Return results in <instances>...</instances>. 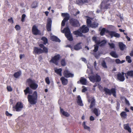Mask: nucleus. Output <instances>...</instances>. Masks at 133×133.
Wrapping results in <instances>:
<instances>
[{
  "label": "nucleus",
  "instance_id": "48",
  "mask_svg": "<svg viewBox=\"0 0 133 133\" xmlns=\"http://www.w3.org/2000/svg\"><path fill=\"white\" fill-rule=\"evenodd\" d=\"M120 103L118 102H117V107H116L117 110V111H118L120 107Z\"/></svg>",
  "mask_w": 133,
  "mask_h": 133
},
{
  "label": "nucleus",
  "instance_id": "1",
  "mask_svg": "<svg viewBox=\"0 0 133 133\" xmlns=\"http://www.w3.org/2000/svg\"><path fill=\"white\" fill-rule=\"evenodd\" d=\"M25 95H28L27 98L29 103L31 105L36 104L37 101L38 95L36 91H35L32 95L30 94L32 93V91L29 87H27L26 89L24 90Z\"/></svg>",
  "mask_w": 133,
  "mask_h": 133
},
{
  "label": "nucleus",
  "instance_id": "50",
  "mask_svg": "<svg viewBox=\"0 0 133 133\" xmlns=\"http://www.w3.org/2000/svg\"><path fill=\"white\" fill-rule=\"evenodd\" d=\"M8 21L11 24H13L14 23V21L12 17H11L10 19H8Z\"/></svg>",
  "mask_w": 133,
  "mask_h": 133
},
{
  "label": "nucleus",
  "instance_id": "11",
  "mask_svg": "<svg viewBox=\"0 0 133 133\" xmlns=\"http://www.w3.org/2000/svg\"><path fill=\"white\" fill-rule=\"evenodd\" d=\"M107 33L110 36L111 38H112L114 37L117 38H119L120 37V34L116 33L115 32L112 31L107 30Z\"/></svg>",
  "mask_w": 133,
  "mask_h": 133
},
{
  "label": "nucleus",
  "instance_id": "18",
  "mask_svg": "<svg viewBox=\"0 0 133 133\" xmlns=\"http://www.w3.org/2000/svg\"><path fill=\"white\" fill-rule=\"evenodd\" d=\"M60 80L63 85H65L68 84V80L67 79L65 78L64 77H62L61 78Z\"/></svg>",
  "mask_w": 133,
  "mask_h": 133
},
{
  "label": "nucleus",
  "instance_id": "3",
  "mask_svg": "<svg viewBox=\"0 0 133 133\" xmlns=\"http://www.w3.org/2000/svg\"><path fill=\"white\" fill-rule=\"evenodd\" d=\"M39 46L41 48H42L43 50L40 48L37 47H34L33 53L35 55L40 54L43 53L46 54L48 53V49L47 48L44 46V44H39Z\"/></svg>",
  "mask_w": 133,
  "mask_h": 133
},
{
  "label": "nucleus",
  "instance_id": "44",
  "mask_svg": "<svg viewBox=\"0 0 133 133\" xmlns=\"http://www.w3.org/2000/svg\"><path fill=\"white\" fill-rule=\"evenodd\" d=\"M26 17V15L25 14H23L22 16L21 21L22 22H24L25 21V18Z\"/></svg>",
  "mask_w": 133,
  "mask_h": 133
},
{
  "label": "nucleus",
  "instance_id": "22",
  "mask_svg": "<svg viewBox=\"0 0 133 133\" xmlns=\"http://www.w3.org/2000/svg\"><path fill=\"white\" fill-rule=\"evenodd\" d=\"M89 0H78L76 1L77 3L79 5H82L85 3H88Z\"/></svg>",
  "mask_w": 133,
  "mask_h": 133
},
{
  "label": "nucleus",
  "instance_id": "57",
  "mask_svg": "<svg viewBox=\"0 0 133 133\" xmlns=\"http://www.w3.org/2000/svg\"><path fill=\"white\" fill-rule=\"evenodd\" d=\"M65 22L62 21L61 23V25L62 26H64L65 25Z\"/></svg>",
  "mask_w": 133,
  "mask_h": 133
},
{
  "label": "nucleus",
  "instance_id": "59",
  "mask_svg": "<svg viewBox=\"0 0 133 133\" xmlns=\"http://www.w3.org/2000/svg\"><path fill=\"white\" fill-rule=\"evenodd\" d=\"M66 47H68L70 48L71 49V50L72 49V47L70 45H66Z\"/></svg>",
  "mask_w": 133,
  "mask_h": 133
},
{
  "label": "nucleus",
  "instance_id": "41",
  "mask_svg": "<svg viewBox=\"0 0 133 133\" xmlns=\"http://www.w3.org/2000/svg\"><path fill=\"white\" fill-rule=\"evenodd\" d=\"M102 66L105 68H107L106 63L104 61H103L102 62Z\"/></svg>",
  "mask_w": 133,
  "mask_h": 133
},
{
  "label": "nucleus",
  "instance_id": "49",
  "mask_svg": "<svg viewBox=\"0 0 133 133\" xmlns=\"http://www.w3.org/2000/svg\"><path fill=\"white\" fill-rule=\"evenodd\" d=\"M109 45L110 46V48L111 49H113L114 48H115V44L113 43H109Z\"/></svg>",
  "mask_w": 133,
  "mask_h": 133
},
{
  "label": "nucleus",
  "instance_id": "55",
  "mask_svg": "<svg viewBox=\"0 0 133 133\" xmlns=\"http://www.w3.org/2000/svg\"><path fill=\"white\" fill-rule=\"evenodd\" d=\"M90 121H93L94 120L95 118L93 116H91L90 117Z\"/></svg>",
  "mask_w": 133,
  "mask_h": 133
},
{
  "label": "nucleus",
  "instance_id": "26",
  "mask_svg": "<svg viewBox=\"0 0 133 133\" xmlns=\"http://www.w3.org/2000/svg\"><path fill=\"white\" fill-rule=\"evenodd\" d=\"M60 112L63 115L66 117H68L69 116V114L68 112H65L61 107H60Z\"/></svg>",
  "mask_w": 133,
  "mask_h": 133
},
{
  "label": "nucleus",
  "instance_id": "58",
  "mask_svg": "<svg viewBox=\"0 0 133 133\" xmlns=\"http://www.w3.org/2000/svg\"><path fill=\"white\" fill-rule=\"evenodd\" d=\"M125 37L127 39L128 41H130V38L128 37V36H126Z\"/></svg>",
  "mask_w": 133,
  "mask_h": 133
},
{
  "label": "nucleus",
  "instance_id": "38",
  "mask_svg": "<svg viewBox=\"0 0 133 133\" xmlns=\"http://www.w3.org/2000/svg\"><path fill=\"white\" fill-rule=\"evenodd\" d=\"M121 99L122 100L124 99L125 104L128 105H130L129 101L124 97H121Z\"/></svg>",
  "mask_w": 133,
  "mask_h": 133
},
{
  "label": "nucleus",
  "instance_id": "31",
  "mask_svg": "<svg viewBox=\"0 0 133 133\" xmlns=\"http://www.w3.org/2000/svg\"><path fill=\"white\" fill-rule=\"evenodd\" d=\"M107 30H108V29H106L105 28H103L101 30L100 34L101 36H103L105 34V32L107 33Z\"/></svg>",
  "mask_w": 133,
  "mask_h": 133
},
{
  "label": "nucleus",
  "instance_id": "21",
  "mask_svg": "<svg viewBox=\"0 0 133 133\" xmlns=\"http://www.w3.org/2000/svg\"><path fill=\"white\" fill-rule=\"evenodd\" d=\"M95 100L94 97L91 98V102H90V104L89 107L90 109H91L94 107L95 105Z\"/></svg>",
  "mask_w": 133,
  "mask_h": 133
},
{
  "label": "nucleus",
  "instance_id": "28",
  "mask_svg": "<svg viewBox=\"0 0 133 133\" xmlns=\"http://www.w3.org/2000/svg\"><path fill=\"white\" fill-rule=\"evenodd\" d=\"M120 115L121 117L124 119H125L127 118V115L125 111H122L120 114Z\"/></svg>",
  "mask_w": 133,
  "mask_h": 133
},
{
  "label": "nucleus",
  "instance_id": "19",
  "mask_svg": "<svg viewBox=\"0 0 133 133\" xmlns=\"http://www.w3.org/2000/svg\"><path fill=\"white\" fill-rule=\"evenodd\" d=\"M125 76L127 79L128 78V76H133V70L128 71L126 73H125Z\"/></svg>",
  "mask_w": 133,
  "mask_h": 133
},
{
  "label": "nucleus",
  "instance_id": "42",
  "mask_svg": "<svg viewBox=\"0 0 133 133\" xmlns=\"http://www.w3.org/2000/svg\"><path fill=\"white\" fill-rule=\"evenodd\" d=\"M85 122H83V125H84V127L85 129L88 130V131H90V128L87 126H86L85 124Z\"/></svg>",
  "mask_w": 133,
  "mask_h": 133
},
{
  "label": "nucleus",
  "instance_id": "17",
  "mask_svg": "<svg viewBox=\"0 0 133 133\" xmlns=\"http://www.w3.org/2000/svg\"><path fill=\"white\" fill-rule=\"evenodd\" d=\"M87 83V79L83 77H81L79 80L77 82V84L81 83L83 85H86Z\"/></svg>",
  "mask_w": 133,
  "mask_h": 133
},
{
  "label": "nucleus",
  "instance_id": "5",
  "mask_svg": "<svg viewBox=\"0 0 133 133\" xmlns=\"http://www.w3.org/2000/svg\"><path fill=\"white\" fill-rule=\"evenodd\" d=\"M103 90L105 92V94L106 95H111V94H112L114 97H116V88H112L110 90L107 88L104 87Z\"/></svg>",
  "mask_w": 133,
  "mask_h": 133
},
{
  "label": "nucleus",
  "instance_id": "56",
  "mask_svg": "<svg viewBox=\"0 0 133 133\" xmlns=\"http://www.w3.org/2000/svg\"><path fill=\"white\" fill-rule=\"evenodd\" d=\"M87 88H83L82 90V92H85L86 91H87Z\"/></svg>",
  "mask_w": 133,
  "mask_h": 133
},
{
  "label": "nucleus",
  "instance_id": "4",
  "mask_svg": "<svg viewBox=\"0 0 133 133\" xmlns=\"http://www.w3.org/2000/svg\"><path fill=\"white\" fill-rule=\"evenodd\" d=\"M35 81L29 78L26 80V82L28 83L30 88L33 90H36L38 87V85L35 82Z\"/></svg>",
  "mask_w": 133,
  "mask_h": 133
},
{
  "label": "nucleus",
  "instance_id": "54",
  "mask_svg": "<svg viewBox=\"0 0 133 133\" xmlns=\"http://www.w3.org/2000/svg\"><path fill=\"white\" fill-rule=\"evenodd\" d=\"M115 61L116 63L117 64L121 63V61L119 59H116Z\"/></svg>",
  "mask_w": 133,
  "mask_h": 133
},
{
  "label": "nucleus",
  "instance_id": "24",
  "mask_svg": "<svg viewBox=\"0 0 133 133\" xmlns=\"http://www.w3.org/2000/svg\"><path fill=\"white\" fill-rule=\"evenodd\" d=\"M77 103L79 105L81 106H83V105L82 101L80 95H78L77 96Z\"/></svg>",
  "mask_w": 133,
  "mask_h": 133
},
{
  "label": "nucleus",
  "instance_id": "30",
  "mask_svg": "<svg viewBox=\"0 0 133 133\" xmlns=\"http://www.w3.org/2000/svg\"><path fill=\"white\" fill-rule=\"evenodd\" d=\"M21 71H19L18 72L15 73L14 74V76L15 77L17 78L21 75Z\"/></svg>",
  "mask_w": 133,
  "mask_h": 133
},
{
  "label": "nucleus",
  "instance_id": "35",
  "mask_svg": "<svg viewBox=\"0 0 133 133\" xmlns=\"http://www.w3.org/2000/svg\"><path fill=\"white\" fill-rule=\"evenodd\" d=\"M41 40L44 42L43 44L46 45V44L48 43V40L46 38L44 37H43L41 38Z\"/></svg>",
  "mask_w": 133,
  "mask_h": 133
},
{
  "label": "nucleus",
  "instance_id": "2",
  "mask_svg": "<svg viewBox=\"0 0 133 133\" xmlns=\"http://www.w3.org/2000/svg\"><path fill=\"white\" fill-rule=\"evenodd\" d=\"M92 40L95 42L96 44L94 45V49L93 50V51L94 53L93 54L96 57V54L95 53L98 50V46H104L106 43V41L105 40H103L101 41H100L99 39H97V37L95 36H94L92 38Z\"/></svg>",
  "mask_w": 133,
  "mask_h": 133
},
{
  "label": "nucleus",
  "instance_id": "39",
  "mask_svg": "<svg viewBox=\"0 0 133 133\" xmlns=\"http://www.w3.org/2000/svg\"><path fill=\"white\" fill-rule=\"evenodd\" d=\"M38 3L36 1H34L33 2L31 5V7L32 8H35L37 7Z\"/></svg>",
  "mask_w": 133,
  "mask_h": 133
},
{
  "label": "nucleus",
  "instance_id": "61",
  "mask_svg": "<svg viewBox=\"0 0 133 133\" xmlns=\"http://www.w3.org/2000/svg\"><path fill=\"white\" fill-rule=\"evenodd\" d=\"M92 97H90L88 99V101L89 103H90V101L91 102V98Z\"/></svg>",
  "mask_w": 133,
  "mask_h": 133
},
{
  "label": "nucleus",
  "instance_id": "34",
  "mask_svg": "<svg viewBox=\"0 0 133 133\" xmlns=\"http://www.w3.org/2000/svg\"><path fill=\"white\" fill-rule=\"evenodd\" d=\"M125 46V45H124L123 43L120 42L119 43V47L120 49L121 50H123L124 49V47Z\"/></svg>",
  "mask_w": 133,
  "mask_h": 133
},
{
  "label": "nucleus",
  "instance_id": "51",
  "mask_svg": "<svg viewBox=\"0 0 133 133\" xmlns=\"http://www.w3.org/2000/svg\"><path fill=\"white\" fill-rule=\"evenodd\" d=\"M70 18V16H66V17H65L64 19H63V21L66 22L67 21H68L69 18Z\"/></svg>",
  "mask_w": 133,
  "mask_h": 133
},
{
  "label": "nucleus",
  "instance_id": "15",
  "mask_svg": "<svg viewBox=\"0 0 133 133\" xmlns=\"http://www.w3.org/2000/svg\"><path fill=\"white\" fill-rule=\"evenodd\" d=\"M52 21L50 18H49L47 20L46 25V28L47 30L48 31L51 30V25Z\"/></svg>",
  "mask_w": 133,
  "mask_h": 133
},
{
  "label": "nucleus",
  "instance_id": "45",
  "mask_svg": "<svg viewBox=\"0 0 133 133\" xmlns=\"http://www.w3.org/2000/svg\"><path fill=\"white\" fill-rule=\"evenodd\" d=\"M62 16L63 17H66V16L67 17V16H70L69 14H68L67 13H62Z\"/></svg>",
  "mask_w": 133,
  "mask_h": 133
},
{
  "label": "nucleus",
  "instance_id": "47",
  "mask_svg": "<svg viewBox=\"0 0 133 133\" xmlns=\"http://www.w3.org/2000/svg\"><path fill=\"white\" fill-rule=\"evenodd\" d=\"M15 28L17 30H18L21 29L20 26L18 25H16L15 26Z\"/></svg>",
  "mask_w": 133,
  "mask_h": 133
},
{
  "label": "nucleus",
  "instance_id": "9",
  "mask_svg": "<svg viewBox=\"0 0 133 133\" xmlns=\"http://www.w3.org/2000/svg\"><path fill=\"white\" fill-rule=\"evenodd\" d=\"M60 58V55L58 54L55 56L54 57H52L50 62L55 64L56 65L58 64V62Z\"/></svg>",
  "mask_w": 133,
  "mask_h": 133
},
{
  "label": "nucleus",
  "instance_id": "29",
  "mask_svg": "<svg viewBox=\"0 0 133 133\" xmlns=\"http://www.w3.org/2000/svg\"><path fill=\"white\" fill-rule=\"evenodd\" d=\"M62 71L61 68H59V69H56L55 70V72L60 76H62Z\"/></svg>",
  "mask_w": 133,
  "mask_h": 133
},
{
  "label": "nucleus",
  "instance_id": "27",
  "mask_svg": "<svg viewBox=\"0 0 133 133\" xmlns=\"http://www.w3.org/2000/svg\"><path fill=\"white\" fill-rule=\"evenodd\" d=\"M81 43H78L75 45L74 46V49L76 50H78L82 48V46L80 45Z\"/></svg>",
  "mask_w": 133,
  "mask_h": 133
},
{
  "label": "nucleus",
  "instance_id": "23",
  "mask_svg": "<svg viewBox=\"0 0 133 133\" xmlns=\"http://www.w3.org/2000/svg\"><path fill=\"white\" fill-rule=\"evenodd\" d=\"M50 39L51 40L53 41H55L59 42H61V40L59 39L57 37L55 36H51V37Z\"/></svg>",
  "mask_w": 133,
  "mask_h": 133
},
{
  "label": "nucleus",
  "instance_id": "25",
  "mask_svg": "<svg viewBox=\"0 0 133 133\" xmlns=\"http://www.w3.org/2000/svg\"><path fill=\"white\" fill-rule=\"evenodd\" d=\"M73 34L75 35H78L79 36H82V32L79 30V29L77 30L74 31L73 32Z\"/></svg>",
  "mask_w": 133,
  "mask_h": 133
},
{
  "label": "nucleus",
  "instance_id": "43",
  "mask_svg": "<svg viewBox=\"0 0 133 133\" xmlns=\"http://www.w3.org/2000/svg\"><path fill=\"white\" fill-rule=\"evenodd\" d=\"M46 83L48 84H49L50 82L49 78L48 77H46L45 79Z\"/></svg>",
  "mask_w": 133,
  "mask_h": 133
},
{
  "label": "nucleus",
  "instance_id": "63",
  "mask_svg": "<svg viewBox=\"0 0 133 133\" xmlns=\"http://www.w3.org/2000/svg\"><path fill=\"white\" fill-rule=\"evenodd\" d=\"M98 87L99 89H103V87L101 86L100 85H98Z\"/></svg>",
  "mask_w": 133,
  "mask_h": 133
},
{
  "label": "nucleus",
  "instance_id": "36",
  "mask_svg": "<svg viewBox=\"0 0 133 133\" xmlns=\"http://www.w3.org/2000/svg\"><path fill=\"white\" fill-rule=\"evenodd\" d=\"M92 112L95 115L97 116H98L99 114H98V110L96 108H94V109H92Z\"/></svg>",
  "mask_w": 133,
  "mask_h": 133
},
{
  "label": "nucleus",
  "instance_id": "60",
  "mask_svg": "<svg viewBox=\"0 0 133 133\" xmlns=\"http://www.w3.org/2000/svg\"><path fill=\"white\" fill-rule=\"evenodd\" d=\"M126 58L127 60V61L128 59L131 58L129 56H127L126 57Z\"/></svg>",
  "mask_w": 133,
  "mask_h": 133
},
{
  "label": "nucleus",
  "instance_id": "7",
  "mask_svg": "<svg viewBox=\"0 0 133 133\" xmlns=\"http://www.w3.org/2000/svg\"><path fill=\"white\" fill-rule=\"evenodd\" d=\"M69 23L72 26L74 27H78L80 26L79 21L74 18L70 19L69 20Z\"/></svg>",
  "mask_w": 133,
  "mask_h": 133
},
{
  "label": "nucleus",
  "instance_id": "32",
  "mask_svg": "<svg viewBox=\"0 0 133 133\" xmlns=\"http://www.w3.org/2000/svg\"><path fill=\"white\" fill-rule=\"evenodd\" d=\"M110 54L112 57L115 58H117L118 57V55L116 54V52L112 51L110 53Z\"/></svg>",
  "mask_w": 133,
  "mask_h": 133
},
{
  "label": "nucleus",
  "instance_id": "13",
  "mask_svg": "<svg viewBox=\"0 0 133 133\" xmlns=\"http://www.w3.org/2000/svg\"><path fill=\"white\" fill-rule=\"evenodd\" d=\"M63 74L65 78L73 77L74 76V75L71 73L68 70H65L63 73Z\"/></svg>",
  "mask_w": 133,
  "mask_h": 133
},
{
  "label": "nucleus",
  "instance_id": "16",
  "mask_svg": "<svg viewBox=\"0 0 133 133\" xmlns=\"http://www.w3.org/2000/svg\"><path fill=\"white\" fill-rule=\"evenodd\" d=\"M79 30L82 33H85L88 32L89 29L85 25H83L79 28Z\"/></svg>",
  "mask_w": 133,
  "mask_h": 133
},
{
  "label": "nucleus",
  "instance_id": "53",
  "mask_svg": "<svg viewBox=\"0 0 133 133\" xmlns=\"http://www.w3.org/2000/svg\"><path fill=\"white\" fill-rule=\"evenodd\" d=\"M110 4H107L105 5L104 7V8L106 9L109 8H110L109 7L110 6Z\"/></svg>",
  "mask_w": 133,
  "mask_h": 133
},
{
  "label": "nucleus",
  "instance_id": "10",
  "mask_svg": "<svg viewBox=\"0 0 133 133\" xmlns=\"http://www.w3.org/2000/svg\"><path fill=\"white\" fill-rule=\"evenodd\" d=\"M23 108V104L21 102H18L15 106L13 108L15 109L16 111L17 112L20 111Z\"/></svg>",
  "mask_w": 133,
  "mask_h": 133
},
{
  "label": "nucleus",
  "instance_id": "33",
  "mask_svg": "<svg viewBox=\"0 0 133 133\" xmlns=\"http://www.w3.org/2000/svg\"><path fill=\"white\" fill-rule=\"evenodd\" d=\"M98 23L94 22L92 23L90 27L93 28H96L98 26Z\"/></svg>",
  "mask_w": 133,
  "mask_h": 133
},
{
  "label": "nucleus",
  "instance_id": "20",
  "mask_svg": "<svg viewBox=\"0 0 133 133\" xmlns=\"http://www.w3.org/2000/svg\"><path fill=\"white\" fill-rule=\"evenodd\" d=\"M123 127L124 129L125 130H127L129 132H131V129L128 123L124 124L123 125Z\"/></svg>",
  "mask_w": 133,
  "mask_h": 133
},
{
  "label": "nucleus",
  "instance_id": "6",
  "mask_svg": "<svg viewBox=\"0 0 133 133\" xmlns=\"http://www.w3.org/2000/svg\"><path fill=\"white\" fill-rule=\"evenodd\" d=\"M63 32H65V36L68 40L70 41H72L73 40L72 36L68 27H66L64 28L63 30Z\"/></svg>",
  "mask_w": 133,
  "mask_h": 133
},
{
  "label": "nucleus",
  "instance_id": "46",
  "mask_svg": "<svg viewBox=\"0 0 133 133\" xmlns=\"http://www.w3.org/2000/svg\"><path fill=\"white\" fill-rule=\"evenodd\" d=\"M7 89L8 91H11L12 90V89L11 87L10 86H7Z\"/></svg>",
  "mask_w": 133,
  "mask_h": 133
},
{
  "label": "nucleus",
  "instance_id": "52",
  "mask_svg": "<svg viewBox=\"0 0 133 133\" xmlns=\"http://www.w3.org/2000/svg\"><path fill=\"white\" fill-rule=\"evenodd\" d=\"M5 115L7 116H10L11 117L12 116V114L9 113L7 111H6L5 113Z\"/></svg>",
  "mask_w": 133,
  "mask_h": 133
},
{
  "label": "nucleus",
  "instance_id": "14",
  "mask_svg": "<svg viewBox=\"0 0 133 133\" xmlns=\"http://www.w3.org/2000/svg\"><path fill=\"white\" fill-rule=\"evenodd\" d=\"M125 73L122 72L121 73L119 72L117 75V79L120 81L123 82L125 78L124 76Z\"/></svg>",
  "mask_w": 133,
  "mask_h": 133
},
{
  "label": "nucleus",
  "instance_id": "40",
  "mask_svg": "<svg viewBox=\"0 0 133 133\" xmlns=\"http://www.w3.org/2000/svg\"><path fill=\"white\" fill-rule=\"evenodd\" d=\"M61 64L62 66H64L66 65L65 59H63L61 61Z\"/></svg>",
  "mask_w": 133,
  "mask_h": 133
},
{
  "label": "nucleus",
  "instance_id": "64",
  "mask_svg": "<svg viewBox=\"0 0 133 133\" xmlns=\"http://www.w3.org/2000/svg\"><path fill=\"white\" fill-rule=\"evenodd\" d=\"M82 61L84 62H86L87 61L86 59L84 58H82Z\"/></svg>",
  "mask_w": 133,
  "mask_h": 133
},
{
  "label": "nucleus",
  "instance_id": "62",
  "mask_svg": "<svg viewBox=\"0 0 133 133\" xmlns=\"http://www.w3.org/2000/svg\"><path fill=\"white\" fill-rule=\"evenodd\" d=\"M23 56H24V54L22 55V54H21L19 56V58L20 59H22V58L23 57Z\"/></svg>",
  "mask_w": 133,
  "mask_h": 133
},
{
  "label": "nucleus",
  "instance_id": "37",
  "mask_svg": "<svg viewBox=\"0 0 133 133\" xmlns=\"http://www.w3.org/2000/svg\"><path fill=\"white\" fill-rule=\"evenodd\" d=\"M87 25L89 27H90L92 24L91 20L89 18H88L87 19L86 21Z\"/></svg>",
  "mask_w": 133,
  "mask_h": 133
},
{
  "label": "nucleus",
  "instance_id": "8",
  "mask_svg": "<svg viewBox=\"0 0 133 133\" xmlns=\"http://www.w3.org/2000/svg\"><path fill=\"white\" fill-rule=\"evenodd\" d=\"M90 80L93 82H99L101 80L100 76L97 75L96 76L92 75L89 77Z\"/></svg>",
  "mask_w": 133,
  "mask_h": 133
},
{
  "label": "nucleus",
  "instance_id": "12",
  "mask_svg": "<svg viewBox=\"0 0 133 133\" xmlns=\"http://www.w3.org/2000/svg\"><path fill=\"white\" fill-rule=\"evenodd\" d=\"M32 32L34 35H39L41 34V32L40 30L38 29L37 26L36 25H34L32 28Z\"/></svg>",
  "mask_w": 133,
  "mask_h": 133
}]
</instances>
